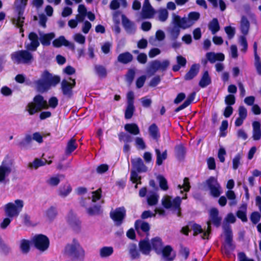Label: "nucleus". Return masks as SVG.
Returning a JSON list of instances; mask_svg holds the SVG:
<instances>
[{
	"mask_svg": "<svg viewBox=\"0 0 261 261\" xmlns=\"http://www.w3.org/2000/svg\"><path fill=\"white\" fill-rule=\"evenodd\" d=\"M33 140V138L30 135H27L25 136V138L20 142H19L18 144V146L20 148H24L28 145L31 144Z\"/></svg>",
	"mask_w": 261,
	"mask_h": 261,
	"instance_id": "obj_55",
	"label": "nucleus"
},
{
	"mask_svg": "<svg viewBox=\"0 0 261 261\" xmlns=\"http://www.w3.org/2000/svg\"><path fill=\"white\" fill-rule=\"evenodd\" d=\"M122 23L126 31H131L133 29V23L128 18L124 15L122 14Z\"/></svg>",
	"mask_w": 261,
	"mask_h": 261,
	"instance_id": "obj_41",
	"label": "nucleus"
},
{
	"mask_svg": "<svg viewBox=\"0 0 261 261\" xmlns=\"http://www.w3.org/2000/svg\"><path fill=\"white\" fill-rule=\"evenodd\" d=\"M58 99L55 96L51 97L47 103L42 95L38 94L34 96L32 102L28 104L27 111L30 115H33L42 110L48 109L49 107L55 109L58 106Z\"/></svg>",
	"mask_w": 261,
	"mask_h": 261,
	"instance_id": "obj_1",
	"label": "nucleus"
},
{
	"mask_svg": "<svg viewBox=\"0 0 261 261\" xmlns=\"http://www.w3.org/2000/svg\"><path fill=\"white\" fill-rule=\"evenodd\" d=\"M28 2V0H15L14 5L15 11H19V13L24 12Z\"/></svg>",
	"mask_w": 261,
	"mask_h": 261,
	"instance_id": "obj_32",
	"label": "nucleus"
},
{
	"mask_svg": "<svg viewBox=\"0 0 261 261\" xmlns=\"http://www.w3.org/2000/svg\"><path fill=\"white\" fill-rule=\"evenodd\" d=\"M226 195L227 198L231 200L229 203L230 206L234 205L237 204L236 201V195L233 191L232 190H228L226 192Z\"/></svg>",
	"mask_w": 261,
	"mask_h": 261,
	"instance_id": "obj_52",
	"label": "nucleus"
},
{
	"mask_svg": "<svg viewBox=\"0 0 261 261\" xmlns=\"http://www.w3.org/2000/svg\"><path fill=\"white\" fill-rule=\"evenodd\" d=\"M208 29L212 32L213 34H215L220 30V25L217 18H213L208 23Z\"/></svg>",
	"mask_w": 261,
	"mask_h": 261,
	"instance_id": "obj_36",
	"label": "nucleus"
},
{
	"mask_svg": "<svg viewBox=\"0 0 261 261\" xmlns=\"http://www.w3.org/2000/svg\"><path fill=\"white\" fill-rule=\"evenodd\" d=\"M253 136L254 140H259L261 138L260 123L259 121H254L252 123Z\"/></svg>",
	"mask_w": 261,
	"mask_h": 261,
	"instance_id": "obj_24",
	"label": "nucleus"
},
{
	"mask_svg": "<svg viewBox=\"0 0 261 261\" xmlns=\"http://www.w3.org/2000/svg\"><path fill=\"white\" fill-rule=\"evenodd\" d=\"M53 45L54 47L58 48L63 45L68 46L70 45V42L65 39L64 36H61L53 41Z\"/></svg>",
	"mask_w": 261,
	"mask_h": 261,
	"instance_id": "obj_30",
	"label": "nucleus"
},
{
	"mask_svg": "<svg viewBox=\"0 0 261 261\" xmlns=\"http://www.w3.org/2000/svg\"><path fill=\"white\" fill-rule=\"evenodd\" d=\"M158 201V196L155 194H152L147 198L148 204L152 206L156 204Z\"/></svg>",
	"mask_w": 261,
	"mask_h": 261,
	"instance_id": "obj_63",
	"label": "nucleus"
},
{
	"mask_svg": "<svg viewBox=\"0 0 261 261\" xmlns=\"http://www.w3.org/2000/svg\"><path fill=\"white\" fill-rule=\"evenodd\" d=\"M113 252L112 247H103L100 250V256L101 257H107L112 255Z\"/></svg>",
	"mask_w": 261,
	"mask_h": 261,
	"instance_id": "obj_45",
	"label": "nucleus"
},
{
	"mask_svg": "<svg viewBox=\"0 0 261 261\" xmlns=\"http://www.w3.org/2000/svg\"><path fill=\"white\" fill-rule=\"evenodd\" d=\"M224 230L225 242V244L224 245V249L225 253L228 255L234 250L236 246L233 244L232 232L230 226H224Z\"/></svg>",
	"mask_w": 261,
	"mask_h": 261,
	"instance_id": "obj_7",
	"label": "nucleus"
},
{
	"mask_svg": "<svg viewBox=\"0 0 261 261\" xmlns=\"http://www.w3.org/2000/svg\"><path fill=\"white\" fill-rule=\"evenodd\" d=\"M94 70L96 74L100 78H105L107 75V71L105 66L101 65H95Z\"/></svg>",
	"mask_w": 261,
	"mask_h": 261,
	"instance_id": "obj_39",
	"label": "nucleus"
},
{
	"mask_svg": "<svg viewBox=\"0 0 261 261\" xmlns=\"http://www.w3.org/2000/svg\"><path fill=\"white\" fill-rule=\"evenodd\" d=\"M135 76V71L133 69L128 70L125 74V80L128 84H131L133 82Z\"/></svg>",
	"mask_w": 261,
	"mask_h": 261,
	"instance_id": "obj_58",
	"label": "nucleus"
},
{
	"mask_svg": "<svg viewBox=\"0 0 261 261\" xmlns=\"http://www.w3.org/2000/svg\"><path fill=\"white\" fill-rule=\"evenodd\" d=\"M151 246L156 254L161 253L162 248L163 247V242L162 239L158 237L152 238L151 240Z\"/></svg>",
	"mask_w": 261,
	"mask_h": 261,
	"instance_id": "obj_19",
	"label": "nucleus"
},
{
	"mask_svg": "<svg viewBox=\"0 0 261 261\" xmlns=\"http://www.w3.org/2000/svg\"><path fill=\"white\" fill-rule=\"evenodd\" d=\"M51 160L47 161L46 159H44V161L42 159L36 158L35 159L33 163V167L35 169H37L38 168L44 166L46 164L48 165H50L52 163Z\"/></svg>",
	"mask_w": 261,
	"mask_h": 261,
	"instance_id": "obj_42",
	"label": "nucleus"
},
{
	"mask_svg": "<svg viewBox=\"0 0 261 261\" xmlns=\"http://www.w3.org/2000/svg\"><path fill=\"white\" fill-rule=\"evenodd\" d=\"M162 205L167 209L172 207V202L171 198L168 196H165L162 199Z\"/></svg>",
	"mask_w": 261,
	"mask_h": 261,
	"instance_id": "obj_61",
	"label": "nucleus"
},
{
	"mask_svg": "<svg viewBox=\"0 0 261 261\" xmlns=\"http://www.w3.org/2000/svg\"><path fill=\"white\" fill-rule=\"evenodd\" d=\"M216 227L221 224L222 218L219 215V211L216 208H212L210 211V220Z\"/></svg>",
	"mask_w": 261,
	"mask_h": 261,
	"instance_id": "obj_13",
	"label": "nucleus"
},
{
	"mask_svg": "<svg viewBox=\"0 0 261 261\" xmlns=\"http://www.w3.org/2000/svg\"><path fill=\"white\" fill-rule=\"evenodd\" d=\"M55 37V34L53 32L43 34L40 35L39 40L43 46H48L50 45L51 41Z\"/></svg>",
	"mask_w": 261,
	"mask_h": 261,
	"instance_id": "obj_22",
	"label": "nucleus"
},
{
	"mask_svg": "<svg viewBox=\"0 0 261 261\" xmlns=\"http://www.w3.org/2000/svg\"><path fill=\"white\" fill-rule=\"evenodd\" d=\"M21 251L23 253H27L30 250V242L29 240L22 239L20 245Z\"/></svg>",
	"mask_w": 261,
	"mask_h": 261,
	"instance_id": "obj_49",
	"label": "nucleus"
},
{
	"mask_svg": "<svg viewBox=\"0 0 261 261\" xmlns=\"http://www.w3.org/2000/svg\"><path fill=\"white\" fill-rule=\"evenodd\" d=\"M160 61L158 60L152 61L150 64L149 72L152 74H154L158 70H159Z\"/></svg>",
	"mask_w": 261,
	"mask_h": 261,
	"instance_id": "obj_53",
	"label": "nucleus"
},
{
	"mask_svg": "<svg viewBox=\"0 0 261 261\" xmlns=\"http://www.w3.org/2000/svg\"><path fill=\"white\" fill-rule=\"evenodd\" d=\"M228 121L226 120H223L221 123V125L220 127V134L219 136L220 137H225L226 136V133L225 132V130L228 128Z\"/></svg>",
	"mask_w": 261,
	"mask_h": 261,
	"instance_id": "obj_59",
	"label": "nucleus"
},
{
	"mask_svg": "<svg viewBox=\"0 0 261 261\" xmlns=\"http://www.w3.org/2000/svg\"><path fill=\"white\" fill-rule=\"evenodd\" d=\"M32 242L35 247L40 251L43 252L46 250L49 246V240L48 238L43 234L35 235Z\"/></svg>",
	"mask_w": 261,
	"mask_h": 261,
	"instance_id": "obj_6",
	"label": "nucleus"
},
{
	"mask_svg": "<svg viewBox=\"0 0 261 261\" xmlns=\"http://www.w3.org/2000/svg\"><path fill=\"white\" fill-rule=\"evenodd\" d=\"M133 56L128 51L120 54L117 57V61L123 64H127L133 61Z\"/></svg>",
	"mask_w": 261,
	"mask_h": 261,
	"instance_id": "obj_20",
	"label": "nucleus"
},
{
	"mask_svg": "<svg viewBox=\"0 0 261 261\" xmlns=\"http://www.w3.org/2000/svg\"><path fill=\"white\" fill-rule=\"evenodd\" d=\"M129 253L131 258L133 259L139 258L140 257L139 251L138 250L137 246L135 244H132L129 249Z\"/></svg>",
	"mask_w": 261,
	"mask_h": 261,
	"instance_id": "obj_43",
	"label": "nucleus"
},
{
	"mask_svg": "<svg viewBox=\"0 0 261 261\" xmlns=\"http://www.w3.org/2000/svg\"><path fill=\"white\" fill-rule=\"evenodd\" d=\"M199 71V65L197 64H193L191 66L189 70L184 76L186 81H190L194 78L198 73Z\"/></svg>",
	"mask_w": 261,
	"mask_h": 261,
	"instance_id": "obj_17",
	"label": "nucleus"
},
{
	"mask_svg": "<svg viewBox=\"0 0 261 261\" xmlns=\"http://www.w3.org/2000/svg\"><path fill=\"white\" fill-rule=\"evenodd\" d=\"M125 130L133 135H138L140 131L139 126L136 123H127L124 125Z\"/></svg>",
	"mask_w": 261,
	"mask_h": 261,
	"instance_id": "obj_28",
	"label": "nucleus"
},
{
	"mask_svg": "<svg viewBox=\"0 0 261 261\" xmlns=\"http://www.w3.org/2000/svg\"><path fill=\"white\" fill-rule=\"evenodd\" d=\"M17 13V17L16 20H13V23L15 25L16 27L18 25H23L24 20L25 19L24 16H23L24 11L21 13H19V11H16Z\"/></svg>",
	"mask_w": 261,
	"mask_h": 261,
	"instance_id": "obj_51",
	"label": "nucleus"
},
{
	"mask_svg": "<svg viewBox=\"0 0 261 261\" xmlns=\"http://www.w3.org/2000/svg\"><path fill=\"white\" fill-rule=\"evenodd\" d=\"M250 27V23L248 19L244 16L241 18V31L244 35H247Z\"/></svg>",
	"mask_w": 261,
	"mask_h": 261,
	"instance_id": "obj_35",
	"label": "nucleus"
},
{
	"mask_svg": "<svg viewBox=\"0 0 261 261\" xmlns=\"http://www.w3.org/2000/svg\"><path fill=\"white\" fill-rule=\"evenodd\" d=\"M13 165V162L8 158L3 160L0 166V182H4L6 177L11 173Z\"/></svg>",
	"mask_w": 261,
	"mask_h": 261,
	"instance_id": "obj_8",
	"label": "nucleus"
},
{
	"mask_svg": "<svg viewBox=\"0 0 261 261\" xmlns=\"http://www.w3.org/2000/svg\"><path fill=\"white\" fill-rule=\"evenodd\" d=\"M87 211L88 214L90 216L99 215L101 212V206L97 204L94 205L87 208Z\"/></svg>",
	"mask_w": 261,
	"mask_h": 261,
	"instance_id": "obj_47",
	"label": "nucleus"
},
{
	"mask_svg": "<svg viewBox=\"0 0 261 261\" xmlns=\"http://www.w3.org/2000/svg\"><path fill=\"white\" fill-rule=\"evenodd\" d=\"M141 176L138 175V172L135 170H132L130 171V179L133 183L137 184L135 187H137V184H141Z\"/></svg>",
	"mask_w": 261,
	"mask_h": 261,
	"instance_id": "obj_48",
	"label": "nucleus"
},
{
	"mask_svg": "<svg viewBox=\"0 0 261 261\" xmlns=\"http://www.w3.org/2000/svg\"><path fill=\"white\" fill-rule=\"evenodd\" d=\"M172 250V248L170 245H167L164 248L162 247L161 253H162L164 257L169 259L170 260H173V258H169V257L170 256Z\"/></svg>",
	"mask_w": 261,
	"mask_h": 261,
	"instance_id": "obj_56",
	"label": "nucleus"
},
{
	"mask_svg": "<svg viewBox=\"0 0 261 261\" xmlns=\"http://www.w3.org/2000/svg\"><path fill=\"white\" fill-rule=\"evenodd\" d=\"M195 95L196 93L195 92H193L190 93L187 99L184 102V103L174 110V112L177 113L189 106L194 100Z\"/></svg>",
	"mask_w": 261,
	"mask_h": 261,
	"instance_id": "obj_23",
	"label": "nucleus"
},
{
	"mask_svg": "<svg viewBox=\"0 0 261 261\" xmlns=\"http://www.w3.org/2000/svg\"><path fill=\"white\" fill-rule=\"evenodd\" d=\"M168 17V12L165 9H162L159 11V19L162 21H165Z\"/></svg>",
	"mask_w": 261,
	"mask_h": 261,
	"instance_id": "obj_60",
	"label": "nucleus"
},
{
	"mask_svg": "<svg viewBox=\"0 0 261 261\" xmlns=\"http://www.w3.org/2000/svg\"><path fill=\"white\" fill-rule=\"evenodd\" d=\"M37 88L38 91L43 92L47 91L50 86L42 79L38 80L36 82Z\"/></svg>",
	"mask_w": 261,
	"mask_h": 261,
	"instance_id": "obj_40",
	"label": "nucleus"
},
{
	"mask_svg": "<svg viewBox=\"0 0 261 261\" xmlns=\"http://www.w3.org/2000/svg\"><path fill=\"white\" fill-rule=\"evenodd\" d=\"M154 151L156 155V164L158 166H160L163 164V161L167 158V150H165L162 153L161 152L159 148H155Z\"/></svg>",
	"mask_w": 261,
	"mask_h": 261,
	"instance_id": "obj_29",
	"label": "nucleus"
},
{
	"mask_svg": "<svg viewBox=\"0 0 261 261\" xmlns=\"http://www.w3.org/2000/svg\"><path fill=\"white\" fill-rule=\"evenodd\" d=\"M68 222L74 230L76 231L80 230L81 227V222L79 219L76 218L75 216L68 217Z\"/></svg>",
	"mask_w": 261,
	"mask_h": 261,
	"instance_id": "obj_38",
	"label": "nucleus"
},
{
	"mask_svg": "<svg viewBox=\"0 0 261 261\" xmlns=\"http://www.w3.org/2000/svg\"><path fill=\"white\" fill-rule=\"evenodd\" d=\"M135 111L134 105H127L124 113V117L126 119H129L132 118Z\"/></svg>",
	"mask_w": 261,
	"mask_h": 261,
	"instance_id": "obj_50",
	"label": "nucleus"
},
{
	"mask_svg": "<svg viewBox=\"0 0 261 261\" xmlns=\"http://www.w3.org/2000/svg\"><path fill=\"white\" fill-rule=\"evenodd\" d=\"M187 198V195L186 194L185 196L181 198L179 196H176L172 201V207L177 211V216L180 217L181 216V208L180 205L181 203V199H186Z\"/></svg>",
	"mask_w": 261,
	"mask_h": 261,
	"instance_id": "obj_25",
	"label": "nucleus"
},
{
	"mask_svg": "<svg viewBox=\"0 0 261 261\" xmlns=\"http://www.w3.org/2000/svg\"><path fill=\"white\" fill-rule=\"evenodd\" d=\"M188 20L186 18H181L179 15H175L173 18V26H176L179 29H186L191 25L187 24Z\"/></svg>",
	"mask_w": 261,
	"mask_h": 261,
	"instance_id": "obj_18",
	"label": "nucleus"
},
{
	"mask_svg": "<svg viewBox=\"0 0 261 261\" xmlns=\"http://www.w3.org/2000/svg\"><path fill=\"white\" fill-rule=\"evenodd\" d=\"M131 163L134 170L137 171L139 173L146 172L147 168L144 164L142 160L140 158H138L131 160Z\"/></svg>",
	"mask_w": 261,
	"mask_h": 261,
	"instance_id": "obj_14",
	"label": "nucleus"
},
{
	"mask_svg": "<svg viewBox=\"0 0 261 261\" xmlns=\"http://www.w3.org/2000/svg\"><path fill=\"white\" fill-rule=\"evenodd\" d=\"M69 80L72 82L70 83L67 80L63 79L61 83V90L63 96L67 99H71L74 95L73 89L76 85L75 79L69 77Z\"/></svg>",
	"mask_w": 261,
	"mask_h": 261,
	"instance_id": "obj_5",
	"label": "nucleus"
},
{
	"mask_svg": "<svg viewBox=\"0 0 261 261\" xmlns=\"http://www.w3.org/2000/svg\"><path fill=\"white\" fill-rule=\"evenodd\" d=\"M65 252L73 260L83 258L85 252L78 241L73 239L72 244H67L65 248Z\"/></svg>",
	"mask_w": 261,
	"mask_h": 261,
	"instance_id": "obj_2",
	"label": "nucleus"
},
{
	"mask_svg": "<svg viewBox=\"0 0 261 261\" xmlns=\"http://www.w3.org/2000/svg\"><path fill=\"white\" fill-rule=\"evenodd\" d=\"M42 80L51 86H56L60 82V77L58 75L53 76L47 70H45L42 74Z\"/></svg>",
	"mask_w": 261,
	"mask_h": 261,
	"instance_id": "obj_12",
	"label": "nucleus"
},
{
	"mask_svg": "<svg viewBox=\"0 0 261 261\" xmlns=\"http://www.w3.org/2000/svg\"><path fill=\"white\" fill-rule=\"evenodd\" d=\"M212 83L211 78L209 75L208 71L205 70L204 71L200 80L199 82V86L201 88H205Z\"/></svg>",
	"mask_w": 261,
	"mask_h": 261,
	"instance_id": "obj_27",
	"label": "nucleus"
},
{
	"mask_svg": "<svg viewBox=\"0 0 261 261\" xmlns=\"http://www.w3.org/2000/svg\"><path fill=\"white\" fill-rule=\"evenodd\" d=\"M28 38L31 41V43L25 46L26 49L33 51H36L40 45L37 34L33 32H31L29 34Z\"/></svg>",
	"mask_w": 261,
	"mask_h": 261,
	"instance_id": "obj_11",
	"label": "nucleus"
},
{
	"mask_svg": "<svg viewBox=\"0 0 261 261\" xmlns=\"http://www.w3.org/2000/svg\"><path fill=\"white\" fill-rule=\"evenodd\" d=\"M240 208H242L243 210H238L236 212V216L239 219H241L242 222H246L247 221V217L246 215L247 204H242Z\"/></svg>",
	"mask_w": 261,
	"mask_h": 261,
	"instance_id": "obj_33",
	"label": "nucleus"
},
{
	"mask_svg": "<svg viewBox=\"0 0 261 261\" xmlns=\"http://www.w3.org/2000/svg\"><path fill=\"white\" fill-rule=\"evenodd\" d=\"M261 218L260 214L258 212H253L250 216V219L253 224H257L260 220Z\"/></svg>",
	"mask_w": 261,
	"mask_h": 261,
	"instance_id": "obj_62",
	"label": "nucleus"
},
{
	"mask_svg": "<svg viewBox=\"0 0 261 261\" xmlns=\"http://www.w3.org/2000/svg\"><path fill=\"white\" fill-rule=\"evenodd\" d=\"M111 219L116 222L117 226L120 225L126 216V210L124 206L117 207L110 213Z\"/></svg>",
	"mask_w": 261,
	"mask_h": 261,
	"instance_id": "obj_10",
	"label": "nucleus"
},
{
	"mask_svg": "<svg viewBox=\"0 0 261 261\" xmlns=\"http://www.w3.org/2000/svg\"><path fill=\"white\" fill-rule=\"evenodd\" d=\"M135 228L138 233H139L140 230H141L143 232L148 234L150 229L148 222L140 220H137L135 221Z\"/></svg>",
	"mask_w": 261,
	"mask_h": 261,
	"instance_id": "obj_15",
	"label": "nucleus"
},
{
	"mask_svg": "<svg viewBox=\"0 0 261 261\" xmlns=\"http://www.w3.org/2000/svg\"><path fill=\"white\" fill-rule=\"evenodd\" d=\"M211 195L214 197H218L221 193V186L217 179L214 176H210L206 181Z\"/></svg>",
	"mask_w": 261,
	"mask_h": 261,
	"instance_id": "obj_9",
	"label": "nucleus"
},
{
	"mask_svg": "<svg viewBox=\"0 0 261 261\" xmlns=\"http://www.w3.org/2000/svg\"><path fill=\"white\" fill-rule=\"evenodd\" d=\"M72 191V188L70 185L67 184L61 187L59 191V194L62 197L67 196Z\"/></svg>",
	"mask_w": 261,
	"mask_h": 261,
	"instance_id": "obj_46",
	"label": "nucleus"
},
{
	"mask_svg": "<svg viewBox=\"0 0 261 261\" xmlns=\"http://www.w3.org/2000/svg\"><path fill=\"white\" fill-rule=\"evenodd\" d=\"M23 201L20 199H16L14 203L9 202L5 205V212L7 217L14 218L17 217L23 207Z\"/></svg>",
	"mask_w": 261,
	"mask_h": 261,
	"instance_id": "obj_4",
	"label": "nucleus"
},
{
	"mask_svg": "<svg viewBox=\"0 0 261 261\" xmlns=\"http://www.w3.org/2000/svg\"><path fill=\"white\" fill-rule=\"evenodd\" d=\"M30 50H19L12 53L11 54V60L14 63L19 64H28L33 61L34 58Z\"/></svg>",
	"mask_w": 261,
	"mask_h": 261,
	"instance_id": "obj_3",
	"label": "nucleus"
},
{
	"mask_svg": "<svg viewBox=\"0 0 261 261\" xmlns=\"http://www.w3.org/2000/svg\"><path fill=\"white\" fill-rule=\"evenodd\" d=\"M148 132L152 139L158 142L160 138L161 135L159 128L155 123H152L149 126Z\"/></svg>",
	"mask_w": 261,
	"mask_h": 261,
	"instance_id": "obj_21",
	"label": "nucleus"
},
{
	"mask_svg": "<svg viewBox=\"0 0 261 261\" xmlns=\"http://www.w3.org/2000/svg\"><path fill=\"white\" fill-rule=\"evenodd\" d=\"M177 64L172 66V70L176 72L179 70L181 67H185L187 64V60L184 57L178 55L176 57Z\"/></svg>",
	"mask_w": 261,
	"mask_h": 261,
	"instance_id": "obj_26",
	"label": "nucleus"
},
{
	"mask_svg": "<svg viewBox=\"0 0 261 261\" xmlns=\"http://www.w3.org/2000/svg\"><path fill=\"white\" fill-rule=\"evenodd\" d=\"M157 178L160 188L164 191H167L168 189V186L166 179L161 175H159Z\"/></svg>",
	"mask_w": 261,
	"mask_h": 261,
	"instance_id": "obj_54",
	"label": "nucleus"
},
{
	"mask_svg": "<svg viewBox=\"0 0 261 261\" xmlns=\"http://www.w3.org/2000/svg\"><path fill=\"white\" fill-rule=\"evenodd\" d=\"M180 29L176 26H173L170 31V34L172 40L175 41L178 37L180 34Z\"/></svg>",
	"mask_w": 261,
	"mask_h": 261,
	"instance_id": "obj_57",
	"label": "nucleus"
},
{
	"mask_svg": "<svg viewBox=\"0 0 261 261\" xmlns=\"http://www.w3.org/2000/svg\"><path fill=\"white\" fill-rule=\"evenodd\" d=\"M58 215L56 208L51 206L46 211V216L50 221H53L55 219Z\"/></svg>",
	"mask_w": 261,
	"mask_h": 261,
	"instance_id": "obj_44",
	"label": "nucleus"
},
{
	"mask_svg": "<svg viewBox=\"0 0 261 261\" xmlns=\"http://www.w3.org/2000/svg\"><path fill=\"white\" fill-rule=\"evenodd\" d=\"M154 14V10L150 4L148 6L143 7L142 9V16L144 18H151Z\"/></svg>",
	"mask_w": 261,
	"mask_h": 261,
	"instance_id": "obj_34",
	"label": "nucleus"
},
{
	"mask_svg": "<svg viewBox=\"0 0 261 261\" xmlns=\"http://www.w3.org/2000/svg\"><path fill=\"white\" fill-rule=\"evenodd\" d=\"M77 146L76 144V140L73 138L70 139L67 143L65 150V153L67 155L70 154L77 148Z\"/></svg>",
	"mask_w": 261,
	"mask_h": 261,
	"instance_id": "obj_37",
	"label": "nucleus"
},
{
	"mask_svg": "<svg viewBox=\"0 0 261 261\" xmlns=\"http://www.w3.org/2000/svg\"><path fill=\"white\" fill-rule=\"evenodd\" d=\"M229 39H232L235 35V29L231 26H226L224 28Z\"/></svg>",
	"mask_w": 261,
	"mask_h": 261,
	"instance_id": "obj_64",
	"label": "nucleus"
},
{
	"mask_svg": "<svg viewBox=\"0 0 261 261\" xmlns=\"http://www.w3.org/2000/svg\"><path fill=\"white\" fill-rule=\"evenodd\" d=\"M175 155L178 160H182L185 158L186 150L183 144H180L175 147Z\"/></svg>",
	"mask_w": 261,
	"mask_h": 261,
	"instance_id": "obj_31",
	"label": "nucleus"
},
{
	"mask_svg": "<svg viewBox=\"0 0 261 261\" xmlns=\"http://www.w3.org/2000/svg\"><path fill=\"white\" fill-rule=\"evenodd\" d=\"M139 251L142 254L149 255L152 250L151 246L148 240H142L139 242Z\"/></svg>",
	"mask_w": 261,
	"mask_h": 261,
	"instance_id": "obj_16",
	"label": "nucleus"
}]
</instances>
